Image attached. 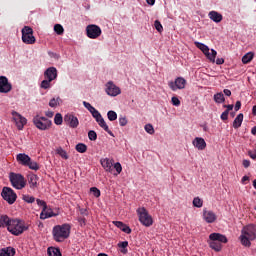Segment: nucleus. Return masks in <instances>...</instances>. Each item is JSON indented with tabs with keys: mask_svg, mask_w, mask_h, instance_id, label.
Here are the masks:
<instances>
[{
	"mask_svg": "<svg viewBox=\"0 0 256 256\" xmlns=\"http://www.w3.org/2000/svg\"><path fill=\"white\" fill-rule=\"evenodd\" d=\"M256 239V226L249 224L243 227L241 230L240 241L244 247H251V241Z\"/></svg>",
	"mask_w": 256,
	"mask_h": 256,
	"instance_id": "f257e3e1",
	"label": "nucleus"
},
{
	"mask_svg": "<svg viewBox=\"0 0 256 256\" xmlns=\"http://www.w3.org/2000/svg\"><path fill=\"white\" fill-rule=\"evenodd\" d=\"M25 231H29V224L25 223L22 219L12 218L8 225V232L15 237H19V235H23Z\"/></svg>",
	"mask_w": 256,
	"mask_h": 256,
	"instance_id": "f03ea898",
	"label": "nucleus"
},
{
	"mask_svg": "<svg viewBox=\"0 0 256 256\" xmlns=\"http://www.w3.org/2000/svg\"><path fill=\"white\" fill-rule=\"evenodd\" d=\"M52 234L54 241L57 243H63V241H65V239H69V235H71V225L62 224L54 226Z\"/></svg>",
	"mask_w": 256,
	"mask_h": 256,
	"instance_id": "7ed1b4c3",
	"label": "nucleus"
},
{
	"mask_svg": "<svg viewBox=\"0 0 256 256\" xmlns=\"http://www.w3.org/2000/svg\"><path fill=\"white\" fill-rule=\"evenodd\" d=\"M209 247L210 249H213V251H216V253H219L221 249H223L222 243H227L229 240L227 239V236L221 234V233H211L209 235Z\"/></svg>",
	"mask_w": 256,
	"mask_h": 256,
	"instance_id": "20e7f679",
	"label": "nucleus"
},
{
	"mask_svg": "<svg viewBox=\"0 0 256 256\" xmlns=\"http://www.w3.org/2000/svg\"><path fill=\"white\" fill-rule=\"evenodd\" d=\"M16 161L23 167H29L32 171H39V169H41L39 163L33 161V159H31L30 156L25 153L17 154Z\"/></svg>",
	"mask_w": 256,
	"mask_h": 256,
	"instance_id": "39448f33",
	"label": "nucleus"
},
{
	"mask_svg": "<svg viewBox=\"0 0 256 256\" xmlns=\"http://www.w3.org/2000/svg\"><path fill=\"white\" fill-rule=\"evenodd\" d=\"M9 180L14 189L21 190L27 187V180H25V176L20 173L11 172L9 174Z\"/></svg>",
	"mask_w": 256,
	"mask_h": 256,
	"instance_id": "423d86ee",
	"label": "nucleus"
},
{
	"mask_svg": "<svg viewBox=\"0 0 256 256\" xmlns=\"http://www.w3.org/2000/svg\"><path fill=\"white\" fill-rule=\"evenodd\" d=\"M136 213L138 215V219L141 225H144V227H151V225H153V217L149 214L147 208L139 207L136 210Z\"/></svg>",
	"mask_w": 256,
	"mask_h": 256,
	"instance_id": "0eeeda50",
	"label": "nucleus"
},
{
	"mask_svg": "<svg viewBox=\"0 0 256 256\" xmlns=\"http://www.w3.org/2000/svg\"><path fill=\"white\" fill-rule=\"evenodd\" d=\"M33 124L40 131H47V130L51 129V126L53 125V122H51V120H49L48 118L36 115L33 118Z\"/></svg>",
	"mask_w": 256,
	"mask_h": 256,
	"instance_id": "6e6552de",
	"label": "nucleus"
},
{
	"mask_svg": "<svg viewBox=\"0 0 256 256\" xmlns=\"http://www.w3.org/2000/svg\"><path fill=\"white\" fill-rule=\"evenodd\" d=\"M194 45L197 47V49H200V51L204 53V55L207 57V59L210 60L211 63H215V59L217 57V51L215 49L209 50V46L201 42H194Z\"/></svg>",
	"mask_w": 256,
	"mask_h": 256,
	"instance_id": "1a4fd4ad",
	"label": "nucleus"
},
{
	"mask_svg": "<svg viewBox=\"0 0 256 256\" xmlns=\"http://www.w3.org/2000/svg\"><path fill=\"white\" fill-rule=\"evenodd\" d=\"M22 41L26 45H35L37 40L35 39V36H33V28L29 26H24L22 28Z\"/></svg>",
	"mask_w": 256,
	"mask_h": 256,
	"instance_id": "9d476101",
	"label": "nucleus"
},
{
	"mask_svg": "<svg viewBox=\"0 0 256 256\" xmlns=\"http://www.w3.org/2000/svg\"><path fill=\"white\" fill-rule=\"evenodd\" d=\"M1 196L9 205H13V203L17 201V193L9 187H4L2 189Z\"/></svg>",
	"mask_w": 256,
	"mask_h": 256,
	"instance_id": "9b49d317",
	"label": "nucleus"
},
{
	"mask_svg": "<svg viewBox=\"0 0 256 256\" xmlns=\"http://www.w3.org/2000/svg\"><path fill=\"white\" fill-rule=\"evenodd\" d=\"M101 27L91 24L86 27V34L89 39H97L98 37H101Z\"/></svg>",
	"mask_w": 256,
	"mask_h": 256,
	"instance_id": "f8f14e48",
	"label": "nucleus"
},
{
	"mask_svg": "<svg viewBox=\"0 0 256 256\" xmlns=\"http://www.w3.org/2000/svg\"><path fill=\"white\" fill-rule=\"evenodd\" d=\"M12 117L14 119L17 129H19V131L23 130L25 125H27V118L23 117L16 111L12 112Z\"/></svg>",
	"mask_w": 256,
	"mask_h": 256,
	"instance_id": "ddd939ff",
	"label": "nucleus"
},
{
	"mask_svg": "<svg viewBox=\"0 0 256 256\" xmlns=\"http://www.w3.org/2000/svg\"><path fill=\"white\" fill-rule=\"evenodd\" d=\"M106 93L110 97H117V95H121V88H119L113 81H109L106 84Z\"/></svg>",
	"mask_w": 256,
	"mask_h": 256,
	"instance_id": "4468645a",
	"label": "nucleus"
},
{
	"mask_svg": "<svg viewBox=\"0 0 256 256\" xmlns=\"http://www.w3.org/2000/svg\"><path fill=\"white\" fill-rule=\"evenodd\" d=\"M64 123L71 129H77L79 127V119L73 114H66L64 116Z\"/></svg>",
	"mask_w": 256,
	"mask_h": 256,
	"instance_id": "2eb2a0df",
	"label": "nucleus"
},
{
	"mask_svg": "<svg viewBox=\"0 0 256 256\" xmlns=\"http://www.w3.org/2000/svg\"><path fill=\"white\" fill-rule=\"evenodd\" d=\"M168 85L173 91H177V89H185V85H187V80H185V78L183 77H178L174 82H169Z\"/></svg>",
	"mask_w": 256,
	"mask_h": 256,
	"instance_id": "dca6fc26",
	"label": "nucleus"
},
{
	"mask_svg": "<svg viewBox=\"0 0 256 256\" xmlns=\"http://www.w3.org/2000/svg\"><path fill=\"white\" fill-rule=\"evenodd\" d=\"M13 89L11 83H9V79L5 76H0V93H9Z\"/></svg>",
	"mask_w": 256,
	"mask_h": 256,
	"instance_id": "f3484780",
	"label": "nucleus"
},
{
	"mask_svg": "<svg viewBox=\"0 0 256 256\" xmlns=\"http://www.w3.org/2000/svg\"><path fill=\"white\" fill-rule=\"evenodd\" d=\"M203 219L206 223H215L217 221V214L211 210H203Z\"/></svg>",
	"mask_w": 256,
	"mask_h": 256,
	"instance_id": "a211bd4d",
	"label": "nucleus"
},
{
	"mask_svg": "<svg viewBox=\"0 0 256 256\" xmlns=\"http://www.w3.org/2000/svg\"><path fill=\"white\" fill-rule=\"evenodd\" d=\"M44 78L48 79L49 81H55V79H57V68L55 67L47 68L46 71L44 72Z\"/></svg>",
	"mask_w": 256,
	"mask_h": 256,
	"instance_id": "6ab92c4d",
	"label": "nucleus"
},
{
	"mask_svg": "<svg viewBox=\"0 0 256 256\" xmlns=\"http://www.w3.org/2000/svg\"><path fill=\"white\" fill-rule=\"evenodd\" d=\"M192 143L199 151H204V149L207 147V142H205V139L203 138L196 137Z\"/></svg>",
	"mask_w": 256,
	"mask_h": 256,
	"instance_id": "aec40b11",
	"label": "nucleus"
},
{
	"mask_svg": "<svg viewBox=\"0 0 256 256\" xmlns=\"http://www.w3.org/2000/svg\"><path fill=\"white\" fill-rule=\"evenodd\" d=\"M28 178V183L30 185V189H36V187H38V181H39V176H37L36 174L30 173L27 176Z\"/></svg>",
	"mask_w": 256,
	"mask_h": 256,
	"instance_id": "412c9836",
	"label": "nucleus"
},
{
	"mask_svg": "<svg viewBox=\"0 0 256 256\" xmlns=\"http://www.w3.org/2000/svg\"><path fill=\"white\" fill-rule=\"evenodd\" d=\"M100 163L105 169V171H108V173H111L113 171V160H110L109 158H104L100 160Z\"/></svg>",
	"mask_w": 256,
	"mask_h": 256,
	"instance_id": "4be33fe9",
	"label": "nucleus"
},
{
	"mask_svg": "<svg viewBox=\"0 0 256 256\" xmlns=\"http://www.w3.org/2000/svg\"><path fill=\"white\" fill-rule=\"evenodd\" d=\"M11 221H12V218L7 216L6 214L0 215V228L5 229V227H7V229H9V225L11 224Z\"/></svg>",
	"mask_w": 256,
	"mask_h": 256,
	"instance_id": "5701e85b",
	"label": "nucleus"
},
{
	"mask_svg": "<svg viewBox=\"0 0 256 256\" xmlns=\"http://www.w3.org/2000/svg\"><path fill=\"white\" fill-rule=\"evenodd\" d=\"M113 224L115 225V227H118V229H120V231H123V233L130 235L131 228L128 225H126L125 223H123L121 221H114Z\"/></svg>",
	"mask_w": 256,
	"mask_h": 256,
	"instance_id": "b1692460",
	"label": "nucleus"
},
{
	"mask_svg": "<svg viewBox=\"0 0 256 256\" xmlns=\"http://www.w3.org/2000/svg\"><path fill=\"white\" fill-rule=\"evenodd\" d=\"M51 217H55V213H53L52 209L47 208H43L42 212L40 213V219L45 220V219H49Z\"/></svg>",
	"mask_w": 256,
	"mask_h": 256,
	"instance_id": "393cba45",
	"label": "nucleus"
},
{
	"mask_svg": "<svg viewBox=\"0 0 256 256\" xmlns=\"http://www.w3.org/2000/svg\"><path fill=\"white\" fill-rule=\"evenodd\" d=\"M208 17L214 21V23H221L223 21V15H221L219 12L217 11H211L208 14Z\"/></svg>",
	"mask_w": 256,
	"mask_h": 256,
	"instance_id": "a878e982",
	"label": "nucleus"
},
{
	"mask_svg": "<svg viewBox=\"0 0 256 256\" xmlns=\"http://www.w3.org/2000/svg\"><path fill=\"white\" fill-rule=\"evenodd\" d=\"M16 250L13 247H6L0 250V256H15Z\"/></svg>",
	"mask_w": 256,
	"mask_h": 256,
	"instance_id": "bb28decb",
	"label": "nucleus"
},
{
	"mask_svg": "<svg viewBox=\"0 0 256 256\" xmlns=\"http://www.w3.org/2000/svg\"><path fill=\"white\" fill-rule=\"evenodd\" d=\"M96 123H98V125L104 129V131H106V133H108V135H111V137H113V132L110 131L109 126L107 125V122H105V119L100 118Z\"/></svg>",
	"mask_w": 256,
	"mask_h": 256,
	"instance_id": "cd10ccee",
	"label": "nucleus"
},
{
	"mask_svg": "<svg viewBox=\"0 0 256 256\" xmlns=\"http://www.w3.org/2000/svg\"><path fill=\"white\" fill-rule=\"evenodd\" d=\"M243 124V113H240L237 115V117L233 121V128L239 129L241 125Z\"/></svg>",
	"mask_w": 256,
	"mask_h": 256,
	"instance_id": "c85d7f7f",
	"label": "nucleus"
},
{
	"mask_svg": "<svg viewBox=\"0 0 256 256\" xmlns=\"http://www.w3.org/2000/svg\"><path fill=\"white\" fill-rule=\"evenodd\" d=\"M253 57H255V53L248 52L242 57V63L244 65H247L248 63H251L253 61Z\"/></svg>",
	"mask_w": 256,
	"mask_h": 256,
	"instance_id": "c756f323",
	"label": "nucleus"
},
{
	"mask_svg": "<svg viewBox=\"0 0 256 256\" xmlns=\"http://www.w3.org/2000/svg\"><path fill=\"white\" fill-rule=\"evenodd\" d=\"M118 247L121 249L120 253H123V255H127V247H129V242L128 241L119 242Z\"/></svg>",
	"mask_w": 256,
	"mask_h": 256,
	"instance_id": "7c9ffc66",
	"label": "nucleus"
},
{
	"mask_svg": "<svg viewBox=\"0 0 256 256\" xmlns=\"http://www.w3.org/2000/svg\"><path fill=\"white\" fill-rule=\"evenodd\" d=\"M75 149L78 153H87V145L84 143L77 144Z\"/></svg>",
	"mask_w": 256,
	"mask_h": 256,
	"instance_id": "2f4dec72",
	"label": "nucleus"
},
{
	"mask_svg": "<svg viewBox=\"0 0 256 256\" xmlns=\"http://www.w3.org/2000/svg\"><path fill=\"white\" fill-rule=\"evenodd\" d=\"M214 101L216 103H225V96L221 92L217 93L214 95Z\"/></svg>",
	"mask_w": 256,
	"mask_h": 256,
	"instance_id": "473e14b6",
	"label": "nucleus"
},
{
	"mask_svg": "<svg viewBox=\"0 0 256 256\" xmlns=\"http://www.w3.org/2000/svg\"><path fill=\"white\" fill-rule=\"evenodd\" d=\"M51 80L45 78L40 84L41 89H51Z\"/></svg>",
	"mask_w": 256,
	"mask_h": 256,
	"instance_id": "72a5a7b5",
	"label": "nucleus"
},
{
	"mask_svg": "<svg viewBox=\"0 0 256 256\" xmlns=\"http://www.w3.org/2000/svg\"><path fill=\"white\" fill-rule=\"evenodd\" d=\"M54 31H55V33H57V35H63V33H65V29L63 28V26L61 24H56L54 26Z\"/></svg>",
	"mask_w": 256,
	"mask_h": 256,
	"instance_id": "f704fd0d",
	"label": "nucleus"
},
{
	"mask_svg": "<svg viewBox=\"0 0 256 256\" xmlns=\"http://www.w3.org/2000/svg\"><path fill=\"white\" fill-rule=\"evenodd\" d=\"M54 123L55 125H63V116L61 113H57L54 117Z\"/></svg>",
	"mask_w": 256,
	"mask_h": 256,
	"instance_id": "c9c22d12",
	"label": "nucleus"
},
{
	"mask_svg": "<svg viewBox=\"0 0 256 256\" xmlns=\"http://www.w3.org/2000/svg\"><path fill=\"white\" fill-rule=\"evenodd\" d=\"M92 117H94V119L96 120V122H98L100 119L103 118V116L101 115V113L99 112V110L94 109L92 112H90Z\"/></svg>",
	"mask_w": 256,
	"mask_h": 256,
	"instance_id": "e433bc0d",
	"label": "nucleus"
},
{
	"mask_svg": "<svg viewBox=\"0 0 256 256\" xmlns=\"http://www.w3.org/2000/svg\"><path fill=\"white\" fill-rule=\"evenodd\" d=\"M107 117H108L109 121H117V112L110 110L107 113Z\"/></svg>",
	"mask_w": 256,
	"mask_h": 256,
	"instance_id": "4c0bfd02",
	"label": "nucleus"
},
{
	"mask_svg": "<svg viewBox=\"0 0 256 256\" xmlns=\"http://www.w3.org/2000/svg\"><path fill=\"white\" fill-rule=\"evenodd\" d=\"M193 206L197 207L198 209L203 207V200H201V198H199V197H195L193 199Z\"/></svg>",
	"mask_w": 256,
	"mask_h": 256,
	"instance_id": "58836bf2",
	"label": "nucleus"
},
{
	"mask_svg": "<svg viewBox=\"0 0 256 256\" xmlns=\"http://www.w3.org/2000/svg\"><path fill=\"white\" fill-rule=\"evenodd\" d=\"M22 199L25 201V203H35V197L31 195H23Z\"/></svg>",
	"mask_w": 256,
	"mask_h": 256,
	"instance_id": "ea45409f",
	"label": "nucleus"
},
{
	"mask_svg": "<svg viewBox=\"0 0 256 256\" xmlns=\"http://www.w3.org/2000/svg\"><path fill=\"white\" fill-rule=\"evenodd\" d=\"M144 129L149 135H153V133H155V128H153L152 124H146Z\"/></svg>",
	"mask_w": 256,
	"mask_h": 256,
	"instance_id": "a19ab883",
	"label": "nucleus"
},
{
	"mask_svg": "<svg viewBox=\"0 0 256 256\" xmlns=\"http://www.w3.org/2000/svg\"><path fill=\"white\" fill-rule=\"evenodd\" d=\"M154 27L158 33H163V25H161V22L159 20H155Z\"/></svg>",
	"mask_w": 256,
	"mask_h": 256,
	"instance_id": "79ce46f5",
	"label": "nucleus"
},
{
	"mask_svg": "<svg viewBox=\"0 0 256 256\" xmlns=\"http://www.w3.org/2000/svg\"><path fill=\"white\" fill-rule=\"evenodd\" d=\"M88 139H90V141H97V132L90 130L88 132Z\"/></svg>",
	"mask_w": 256,
	"mask_h": 256,
	"instance_id": "37998d69",
	"label": "nucleus"
},
{
	"mask_svg": "<svg viewBox=\"0 0 256 256\" xmlns=\"http://www.w3.org/2000/svg\"><path fill=\"white\" fill-rule=\"evenodd\" d=\"M58 155L62 157V159H69V155H67V151L63 150L62 148H59L57 150Z\"/></svg>",
	"mask_w": 256,
	"mask_h": 256,
	"instance_id": "c03bdc74",
	"label": "nucleus"
},
{
	"mask_svg": "<svg viewBox=\"0 0 256 256\" xmlns=\"http://www.w3.org/2000/svg\"><path fill=\"white\" fill-rule=\"evenodd\" d=\"M59 101H61V98H52L49 102V107H57V105H59Z\"/></svg>",
	"mask_w": 256,
	"mask_h": 256,
	"instance_id": "a18cd8bd",
	"label": "nucleus"
},
{
	"mask_svg": "<svg viewBox=\"0 0 256 256\" xmlns=\"http://www.w3.org/2000/svg\"><path fill=\"white\" fill-rule=\"evenodd\" d=\"M114 169H115V171L117 172V173L114 174V175H120L121 171H123V167L121 166V163H119V162H116V163L114 164Z\"/></svg>",
	"mask_w": 256,
	"mask_h": 256,
	"instance_id": "49530a36",
	"label": "nucleus"
},
{
	"mask_svg": "<svg viewBox=\"0 0 256 256\" xmlns=\"http://www.w3.org/2000/svg\"><path fill=\"white\" fill-rule=\"evenodd\" d=\"M91 193H93L94 197H101V190L97 187L90 188Z\"/></svg>",
	"mask_w": 256,
	"mask_h": 256,
	"instance_id": "de8ad7c7",
	"label": "nucleus"
},
{
	"mask_svg": "<svg viewBox=\"0 0 256 256\" xmlns=\"http://www.w3.org/2000/svg\"><path fill=\"white\" fill-rule=\"evenodd\" d=\"M83 105L84 107L89 110L90 113H92L93 111H95V107H93L91 105V103L87 102V101H83Z\"/></svg>",
	"mask_w": 256,
	"mask_h": 256,
	"instance_id": "09e8293b",
	"label": "nucleus"
},
{
	"mask_svg": "<svg viewBox=\"0 0 256 256\" xmlns=\"http://www.w3.org/2000/svg\"><path fill=\"white\" fill-rule=\"evenodd\" d=\"M171 103L172 105H174V107H179V105H181V100H179V98H177L176 96H173L171 99Z\"/></svg>",
	"mask_w": 256,
	"mask_h": 256,
	"instance_id": "8fccbe9b",
	"label": "nucleus"
},
{
	"mask_svg": "<svg viewBox=\"0 0 256 256\" xmlns=\"http://www.w3.org/2000/svg\"><path fill=\"white\" fill-rule=\"evenodd\" d=\"M128 121H127V117H120L119 118V125L120 127H125V125H127Z\"/></svg>",
	"mask_w": 256,
	"mask_h": 256,
	"instance_id": "3c124183",
	"label": "nucleus"
},
{
	"mask_svg": "<svg viewBox=\"0 0 256 256\" xmlns=\"http://www.w3.org/2000/svg\"><path fill=\"white\" fill-rule=\"evenodd\" d=\"M220 119H221L222 121H227V119H229V110H225V111L221 114Z\"/></svg>",
	"mask_w": 256,
	"mask_h": 256,
	"instance_id": "603ef678",
	"label": "nucleus"
},
{
	"mask_svg": "<svg viewBox=\"0 0 256 256\" xmlns=\"http://www.w3.org/2000/svg\"><path fill=\"white\" fill-rule=\"evenodd\" d=\"M36 202H37V205H38L39 207H43V209H46V208H47V203H46L45 201H43V200H41V199H37Z\"/></svg>",
	"mask_w": 256,
	"mask_h": 256,
	"instance_id": "864d4df0",
	"label": "nucleus"
},
{
	"mask_svg": "<svg viewBox=\"0 0 256 256\" xmlns=\"http://www.w3.org/2000/svg\"><path fill=\"white\" fill-rule=\"evenodd\" d=\"M242 165H243V167H245V169H247V168L250 167L251 161H249V160H243Z\"/></svg>",
	"mask_w": 256,
	"mask_h": 256,
	"instance_id": "5fc2aeb1",
	"label": "nucleus"
},
{
	"mask_svg": "<svg viewBox=\"0 0 256 256\" xmlns=\"http://www.w3.org/2000/svg\"><path fill=\"white\" fill-rule=\"evenodd\" d=\"M223 107L228 111V113L229 111H233V104L224 105Z\"/></svg>",
	"mask_w": 256,
	"mask_h": 256,
	"instance_id": "6e6d98bb",
	"label": "nucleus"
},
{
	"mask_svg": "<svg viewBox=\"0 0 256 256\" xmlns=\"http://www.w3.org/2000/svg\"><path fill=\"white\" fill-rule=\"evenodd\" d=\"M223 63H225V59L223 58L216 59V65H223Z\"/></svg>",
	"mask_w": 256,
	"mask_h": 256,
	"instance_id": "4d7b16f0",
	"label": "nucleus"
},
{
	"mask_svg": "<svg viewBox=\"0 0 256 256\" xmlns=\"http://www.w3.org/2000/svg\"><path fill=\"white\" fill-rule=\"evenodd\" d=\"M235 111H239L241 109V101H237L234 107Z\"/></svg>",
	"mask_w": 256,
	"mask_h": 256,
	"instance_id": "13d9d810",
	"label": "nucleus"
},
{
	"mask_svg": "<svg viewBox=\"0 0 256 256\" xmlns=\"http://www.w3.org/2000/svg\"><path fill=\"white\" fill-rule=\"evenodd\" d=\"M248 155H249V157L251 158V159H256V152H252V151H249L248 152Z\"/></svg>",
	"mask_w": 256,
	"mask_h": 256,
	"instance_id": "bf43d9fd",
	"label": "nucleus"
},
{
	"mask_svg": "<svg viewBox=\"0 0 256 256\" xmlns=\"http://www.w3.org/2000/svg\"><path fill=\"white\" fill-rule=\"evenodd\" d=\"M45 115H46V117H49L51 119L53 117V115H55V113H53V111H46Z\"/></svg>",
	"mask_w": 256,
	"mask_h": 256,
	"instance_id": "052dcab7",
	"label": "nucleus"
},
{
	"mask_svg": "<svg viewBox=\"0 0 256 256\" xmlns=\"http://www.w3.org/2000/svg\"><path fill=\"white\" fill-rule=\"evenodd\" d=\"M223 93H224V95H226V97H231V90H229V89H224V90H223Z\"/></svg>",
	"mask_w": 256,
	"mask_h": 256,
	"instance_id": "680f3d73",
	"label": "nucleus"
},
{
	"mask_svg": "<svg viewBox=\"0 0 256 256\" xmlns=\"http://www.w3.org/2000/svg\"><path fill=\"white\" fill-rule=\"evenodd\" d=\"M78 221H79L80 225H85V223H86V219L84 217H80L78 219Z\"/></svg>",
	"mask_w": 256,
	"mask_h": 256,
	"instance_id": "e2e57ef3",
	"label": "nucleus"
},
{
	"mask_svg": "<svg viewBox=\"0 0 256 256\" xmlns=\"http://www.w3.org/2000/svg\"><path fill=\"white\" fill-rule=\"evenodd\" d=\"M249 181V176H243L241 179V183H243V185H245V182Z\"/></svg>",
	"mask_w": 256,
	"mask_h": 256,
	"instance_id": "0e129e2a",
	"label": "nucleus"
},
{
	"mask_svg": "<svg viewBox=\"0 0 256 256\" xmlns=\"http://www.w3.org/2000/svg\"><path fill=\"white\" fill-rule=\"evenodd\" d=\"M148 5H155V0H146Z\"/></svg>",
	"mask_w": 256,
	"mask_h": 256,
	"instance_id": "69168bd1",
	"label": "nucleus"
},
{
	"mask_svg": "<svg viewBox=\"0 0 256 256\" xmlns=\"http://www.w3.org/2000/svg\"><path fill=\"white\" fill-rule=\"evenodd\" d=\"M252 115H254V117H256V105L253 106V108H252Z\"/></svg>",
	"mask_w": 256,
	"mask_h": 256,
	"instance_id": "338daca9",
	"label": "nucleus"
},
{
	"mask_svg": "<svg viewBox=\"0 0 256 256\" xmlns=\"http://www.w3.org/2000/svg\"><path fill=\"white\" fill-rule=\"evenodd\" d=\"M251 133H252V135H256V126H254V127L251 129Z\"/></svg>",
	"mask_w": 256,
	"mask_h": 256,
	"instance_id": "774afa93",
	"label": "nucleus"
}]
</instances>
